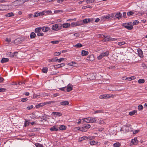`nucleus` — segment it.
Masks as SVG:
<instances>
[{
  "mask_svg": "<svg viewBox=\"0 0 147 147\" xmlns=\"http://www.w3.org/2000/svg\"><path fill=\"white\" fill-rule=\"evenodd\" d=\"M54 68L55 69H57L58 68H59L61 67V66H60V65L59 64H58V65H54Z\"/></svg>",
  "mask_w": 147,
  "mask_h": 147,
  "instance_id": "obj_51",
  "label": "nucleus"
},
{
  "mask_svg": "<svg viewBox=\"0 0 147 147\" xmlns=\"http://www.w3.org/2000/svg\"><path fill=\"white\" fill-rule=\"evenodd\" d=\"M65 60L64 58H61L59 59L57 58V61H58L59 63H60L61 62Z\"/></svg>",
  "mask_w": 147,
  "mask_h": 147,
  "instance_id": "obj_46",
  "label": "nucleus"
},
{
  "mask_svg": "<svg viewBox=\"0 0 147 147\" xmlns=\"http://www.w3.org/2000/svg\"><path fill=\"white\" fill-rule=\"evenodd\" d=\"M91 20H90V18L86 19L83 20L84 24H86L90 22V21Z\"/></svg>",
  "mask_w": 147,
  "mask_h": 147,
  "instance_id": "obj_30",
  "label": "nucleus"
},
{
  "mask_svg": "<svg viewBox=\"0 0 147 147\" xmlns=\"http://www.w3.org/2000/svg\"><path fill=\"white\" fill-rule=\"evenodd\" d=\"M126 12H123V17L124 18H125L126 17V16H127V15H126Z\"/></svg>",
  "mask_w": 147,
  "mask_h": 147,
  "instance_id": "obj_64",
  "label": "nucleus"
},
{
  "mask_svg": "<svg viewBox=\"0 0 147 147\" xmlns=\"http://www.w3.org/2000/svg\"><path fill=\"white\" fill-rule=\"evenodd\" d=\"M50 130L51 131H57L58 130V129L56 126H54L50 128Z\"/></svg>",
  "mask_w": 147,
  "mask_h": 147,
  "instance_id": "obj_21",
  "label": "nucleus"
},
{
  "mask_svg": "<svg viewBox=\"0 0 147 147\" xmlns=\"http://www.w3.org/2000/svg\"><path fill=\"white\" fill-rule=\"evenodd\" d=\"M87 59L90 61H93L94 60V58L93 55H91L87 57Z\"/></svg>",
  "mask_w": 147,
  "mask_h": 147,
  "instance_id": "obj_12",
  "label": "nucleus"
},
{
  "mask_svg": "<svg viewBox=\"0 0 147 147\" xmlns=\"http://www.w3.org/2000/svg\"><path fill=\"white\" fill-rule=\"evenodd\" d=\"M60 104L61 105L65 106L68 105L69 102L68 101L65 100L60 102Z\"/></svg>",
  "mask_w": 147,
  "mask_h": 147,
  "instance_id": "obj_14",
  "label": "nucleus"
},
{
  "mask_svg": "<svg viewBox=\"0 0 147 147\" xmlns=\"http://www.w3.org/2000/svg\"><path fill=\"white\" fill-rule=\"evenodd\" d=\"M73 86L71 84H68L67 86L66 90L67 92H69L73 89Z\"/></svg>",
  "mask_w": 147,
  "mask_h": 147,
  "instance_id": "obj_10",
  "label": "nucleus"
},
{
  "mask_svg": "<svg viewBox=\"0 0 147 147\" xmlns=\"http://www.w3.org/2000/svg\"><path fill=\"white\" fill-rule=\"evenodd\" d=\"M51 103V102H45L42 103H41L39 104L38 105V106L39 107H42L46 105H47V104H49Z\"/></svg>",
  "mask_w": 147,
  "mask_h": 147,
  "instance_id": "obj_16",
  "label": "nucleus"
},
{
  "mask_svg": "<svg viewBox=\"0 0 147 147\" xmlns=\"http://www.w3.org/2000/svg\"><path fill=\"white\" fill-rule=\"evenodd\" d=\"M115 16L116 18L119 20L121 18L122 14L120 12L117 13L115 14Z\"/></svg>",
  "mask_w": 147,
  "mask_h": 147,
  "instance_id": "obj_13",
  "label": "nucleus"
},
{
  "mask_svg": "<svg viewBox=\"0 0 147 147\" xmlns=\"http://www.w3.org/2000/svg\"><path fill=\"white\" fill-rule=\"evenodd\" d=\"M39 16V13L38 12H35L34 13V17H37Z\"/></svg>",
  "mask_w": 147,
  "mask_h": 147,
  "instance_id": "obj_55",
  "label": "nucleus"
},
{
  "mask_svg": "<svg viewBox=\"0 0 147 147\" xmlns=\"http://www.w3.org/2000/svg\"><path fill=\"white\" fill-rule=\"evenodd\" d=\"M90 140L91 139V137H87L86 136H83L80 139V141H82V140Z\"/></svg>",
  "mask_w": 147,
  "mask_h": 147,
  "instance_id": "obj_15",
  "label": "nucleus"
},
{
  "mask_svg": "<svg viewBox=\"0 0 147 147\" xmlns=\"http://www.w3.org/2000/svg\"><path fill=\"white\" fill-rule=\"evenodd\" d=\"M74 47L76 48H80L82 46V44L80 43H78L74 46Z\"/></svg>",
  "mask_w": 147,
  "mask_h": 147,
  "instance_id": "obj_34",
  "label": "nucleus"
},
{
  "mask_svg": "<svg viewBox=\"0 0 147 147\" xmlns=\"http://www.w3.org/2000/svg\"><path fill=\"white\" fill-rule=\"evenodd\" d=\"M83 123L84 122L87 123H93L96 122L97 119L96 117H88L83 119Z\"/></svg>",
  "mask_w": 147,
  "mask_h": 147,
  "instance_id": "obj_1",
  "label": "nucleus"
},
{
  "mask_svg": "<svg viewBox=\"0 0 147 147\" xmlns=\"http://www.w3.org/2000/svg\"><path fill=\"white\" fill-rule=\"evenodd\" d=\"M29 0H17L15 1L14 3L17 5L23 4L25 2L28 1Z\"/></svg>",
  "mask_w": 147,
  "mask_h": 147,
  "instance_id": "obj_4",
  "label": "nucleus"
},
{
  "mask_svg": "<svg viewBox=\"0 0 147 147\" xmlns=\"http://www.w3.org/2000/svg\"><path fill=\"white\" fill-rule=\"evenodd\" d=\"M109 52L108 51H106L104 53H101L98 57V60L101 59L103 57L107 56L109 55Z\"/></svg>",
  "mask_w": 147,
  "mask_h": 147,
  "instance_id": "obj_2",
  "label": "nucleus"
},
{
  "mask_svg": "<svg viewBox=\"0 0 147 147\" xmlns=\"http://www.w3.org/2000/svg\"><path fill=\"white\" fill-rule=\"evenodd\" d=\"M30 122L29 121V120H25L24 122V126L25 127H27L29 125V124H30Z\"/></svg>",
  "mask_w": 147,
  "mask_h": 147,
  "instance_id": "obj_24",
  "label": "nucleus"
},
{
  "mask_svg": "<svg viewBox=\"0 0 147 147\" xmlns=\"http://www.w3.org/2000/svg\"><path fill=\"white\" fill-rule=\"evenodd\" d=\"M5 90V89L4 88H0V92H4Z\"/></svg>",
  "mask_w": 147,
  "mask_h": 147,
  "instance_id": "obj_60",
  "label": "nucleus"
},
{
  "mask_svg": "<svg viewBox=\"0 0 147 147\" xmlns=\"http://www.w3.org/2000/svg\"><path fill=\"white\" fill-rule=\"evenodd\" d=\"M94 0H87L86 1V2L87 3H90L94 2Z\"/></svg>",
  "mask_w": 147,
  "mask_h": 147,
  "instance_id": "obj_50",
  "label": "nucleus"
},
{
  "mask_svg": "<svg viewBox=\"0 0 147 147\" xmlns=\"http://www.w3.org/2000/svg\"><path fill=\"white\" fill-rule=\"evenodd\" d=\"M102 112L101 110H98L94 112V113L95 114L96 113H100Z\"/></svg>",
  "mask_w": 147,
  "mask_h": 147,
  "instance_id": "obj_61",
  "label": "nucleus"
},
{
  "mask_svg": "<svg viewBox=\"0 0 147 147\" xmlns=\"http://www.w3.org/2000/svg\"><path fill=\"white\" fill-rule=\"evenodd\" d=\"M51 62H55L57 61V58L56 57L55 58H52L51 59Z\"/></svg>",
  "mask_w": 147,
  "mask_h": 147,
  "instance_id": "obj_47",
  "label": "nucleus"
},
{
  "mask_svg": "<svg viewBox=\"0 0 147 147\" xmlns=\"http://www.w3.org/2000/svg\"><path fill=\"white\" fill-rule=\"evenodd\" d=\"M48 71V68L46 67H44L42 69V72L45 73H46Z\"/></svg>",
  "mask_w": 147,
  "mask_h": 147,
  "instance_id": "obj_41",
  "label": "nucleus"
},
{
  "mask_svg": "<svg viewBox=\"0 0 147 147\" xmlns=\"http://www.w3.org/2000/svg\"><path fill=\"white\" fill-rule=\"evenodd\" d=\"M5 41L8 42H9L11 41V39L10 38H6L5 40Z\"/></svg>",
  "mask_w": 147,
  "mask_h": 147,
  "instance_id": "obj_56",
  "label": "nucleus"
},
{
  "mask_svg": "<svg viewBox=\"0 0 147 147\" xmlns=\"http://www.w3.org/2000/svg\"><path fill=\"white\" fill-rule=\"evenodd\" d=\"M70 24L68 23H64L62 25L63 27L64 28H68L70 27Z\"/></svg>",
  "mask_w": 147,
  "mask_h": 147,
  "instance_id": "obj_18",
  "label": "nucleus"
},
{
  "mask_svg": "<svg viewBox=\"0 0 147 147\" xmlns=\"http://www.w3.org/2000/svg\"><path fill=\"white\" fill-rule=\"evenodd\" d=\"M75 129H76H76H77L78 130H80V131H82L85 132L86 131V130H85V129H84V127H78L75 128Z\"/></svg>",
  "mask_w": 147,
  "mask_h": 147,
  "instance_id": "obj_17",
  "label": "nucleus"
},
{
  "mask_svg": "<svg viewBox=\"0 0 147 147\" xmlns=\"http://www.w3.org/2000/svg\"><path fill=\"white\" fill-rule=\"evenodd\" d=\"M53 114L56 116H60L62 115V114L59 112H53Z\"/></svg>",
  "mask_w": 147,
  "mask_h": 147,
  "instance_id": "obj_25",
  "label": "nucleus"
},
{
  "mask_svg": "<svg viewBox=\"0 0 147 147\" xmlns=\"http://www.w3.org/2000/svg\"><path fill=\"white\" fill-rule=\"evenodd\" d=\"M32 131L33 132H37L38 131V129L34 128L32 129Z\"/></svg>",
  "mask_w": 147,
  "mask_h": 147,
  "instance_id": "obj_62",
  "label": "nucleus"
},
{
  "mask_svg": "<svg viewBox=\"0 0 147 147\" xmlns=\"http://www.w3.org/2000/svg\"><path fill=\"white\" fill-rule=\"evenodd\" d=\"M90 124H88L83 127H84V129H85L90 128Z\"/></svg>",
  "mask_w": 147,
  "mask_h": 147,
  "instance_id": "obj_40",
  "label": "nucleus"
},
{
  "mask_svg": "<svg viewBox=\"0 0 147 147\" xmlns=\"http://www.w3.org/2000/svg\"><path fill=\"white\" fill-rule=\"evenodd\" d=\"M42 30L44 32H47L48 31L51 30L50 28L47 26H44L42 27Z\"/></svg>",
  "mask_w": 147,
  "mask_h": 147,
  "instance_id": "obj_9",
  "label": "nucleus"
},
{
  "mask_svg": "<svg viewBox=\"0 0 147 147\" xmlns=\"http://www.w3.org/2000/svg\"><path fill=\"white\" fill-rule=\"evenodd\" d=\"M42 29V28L41 27L36 28L35 29V32L37 33L40 32Z\"/></svg>",
  "mask_w": 147,
  "mask_h": 147,
  "instance_id": "obj_22",
  "label": "nucleus"
},
{
  "mask_svg": "<svg viewBox=\"0 0 147 147\" xmlns=\"http://www.w3.org/2000/svg\"><path fill=\"white\" fill-rule=\"evenodd\" d=\"M137 51L139 56L140 57H143V55L142 50L140 49H138L137 50Z\"/></svg>",
  "mask_w": 147,
  "mask_h": 147,
  "instance_id": "obj_11",
  "label": "nucleus"
},
{
  "mask_svg": "<svg viewBox=\"0 0 147 147\" xmlns=\"http://www.w3.org/2000/svg\"><path fill=\"white\" fill-rule=\"evenodd\" d=\"M14 16V14L12 12L9 13H7L5 15V16L6 17H11L12 16Z\"/></svg>",
  "mask_w": 147,
  "mask_h": 147,
  "instance_id": "obj_31",
  "label": "nucleus"
},
{
  "mask_svg": "<svg viewBox=\"0 0 147 147\" xmlns=\"http://www.w3.org/2000/svg\"><path fill=\"white\" fill-rule=\"evenodd\" d=\"M66 128V127L65 125H61L59 127V129L60 130H65Z\"/></svg>",
  "mask_w": 147,
  "mask_h": 147,
  "instance_id": "obj_32",
  "label": "nucleus"
},
{
  "mask_svg": "<svg viewBox=\"0 0 147 147\" xmlns=\"http://www.w3.org/2000/svg\"><path fill=\"white\" fill-rule=\"evenodd\" d=\"M16 53V52H14L13 53H12L11 52H9L7 53V56L10 57H14L15 54Z\"/></svg>",
  "mask_w": 147,
  "mask_h": 147,
  "instance_id": "obj_20",
  "label": "nucleus"
},
{
  "mask_svg": "<svg viewBox=\"0 0 147 147\" xmlns=\"http://www.w3.org/2000/svg\"><path fill=\"white\" fill-rule=\"evenodd\" d=\"M51 11H42L41 12L39 13V16H42L45 14V13H47L48 12H51Z\"/></svg>",
  "mask_w": 147,
  "mask_h": 147,
  "instance_id": "obj_26",
  "label": "nucleus"
},
{
  "mask_svg": "<svg viewBox=\"0 0 147 147\" xmlns=\"http://www.w3.org/2000/svg\"><path fill=\"white\" fill-rule=\"evenodd\" d=\"M33 106L32 105L28 107L27 108L28 110H30L31 109H32L33 108Z\"/></svg>",
  "mask_w": 147,
  "mask_h": 147,
  "instance_id": "obj_58",
  "label": "nucleus"
},
{
  "mask_svg": "<svg viewBox=\"0 0 147 147\" xmlns=\"http://www.w3.org/2000/svg\"><path fill=\"white\" fill-rule=\"evenodd\" d=\"M134 13V12L133 11H130L127 13V15L128 16L132 15Z\"/></svg>",
  "mask_w": 147,
  "mask_h": 147,
  "instance_id": "obj_45",
  "label": "nucleus"
},
{
  "mask_svg": "<svg viewBox=\"0 0 147 147\" xmlns=\"http://www.w3.org/2000/svg\"><path fill=\"white\" fill-rule=\"evenodd\" d=\"M105 120L101 118L99 121V123L100 124H104L105 123Z\"/></svg>",
  "mask_w": 147,
  "mask_h": 147,
  "instance_id": "obj_39",
  "label": "nucleus"
},
{
  "mask_svg": "<svg viewBox=\"0 0 147 147\" xmlns=\"http://www.w3.org/2000/svg\"><path fill=\"white\" fill-rule=\"evenodd\" d=\"M77 22H73L71 23L70 24V25L72 27H75L76 26H78V25Z\"/></svg>",
  "mask_w": 147,
  "mask_h": 147,
  "instance_id": "obj_35",
  "label": "nucleus"
},
{
  "mask_svg": "<svg viewBox=\"0 0 147 147\" xmlns=\"http://www.w3.org/2000/svg\"><path fill=\"white\" fill-rule=\"evenodd\" d=\"M137 111L136 110H134L133 111H132L130 112L129 113V115L130 116H132L133 115H134L136 113H137Z\"/></svg>",
  "mask_w": 147,
  "mask_h": 147,
  "instance_id": "obj_23",
  "label": "nucleus"
},
{
  "mask_svg": "<svg viewBox=\"0 0 147 147\" xmlns=\"http://www.w3.org/2000/svg\"><path fill=\"white\" fill-rule=\"evenodd\" d=\"M98 142H95L94 140L91 141L90 142V144L91 145H93L96 144Z\"/></svg>",
  "mask_w": 147,
  "mask_h": 147,
  "instance_id": "obj_38",
  "label": "nucleus"
},
{
  "mask_svg": "<svg viewBox=\"0 0 147 147\" xmlns=\"http://www.w3.org/2000/svg\"><path fill=\"white\" fill-rule=\"evenodd\" d=\"M76 63L75 62H72L68 63V65L70 66H72L75 67L76 66Z\"/></svg>",
  "mask_w": 147,
  "mask_h": 147,
  "instance_id": "obj_37",
  "label": "nucleus"
},
{
  "mask_svg": "<svg viewBox=\"0 0 147 147\" xmlns=\"http://www.w3.org/2000/svg\"><path fill=\"white\" fill-rule=\"evenodd\" d=\"M59 41L58 40H55L51 41V43L53 44H58L59 43Z\"/></svg>",
  "mask_w": 147,
  "mask_h": 147,
  "instance_id": "obj_48",
  "label": "nucleus"
},
{
  "mask_svg": "<svg viewBox=\"0 0 147 147\" xmlns=\"http://www.w3.org/2000/svg\"><path fill=\"white\" fill-rule=\"evenodd\" d=\"M129 24L128 23H123L122 24V26L124 27L128 30H131L133 28V27L132 26H129Z\"/></svg>",
  "mask_w": 147,
  "mask_h": 147,
  "instance_id": "obj_3",
  "label": "nucleus"
},
{
  "mask_svg": "<svg viewBox=\"0 0 147 147\" xmlns=\"http://www.w3.org/2000/svg\"><path fill=\"white\" fill-rule=\"evenodd\" d=\"M121 146L119 142H116L113 144V146L114 147H119Z\"/></svg>",
  "mask_w": 147,
  "mask_h": 147,
  "instance_id": "obj_33",
  "label": "nucleus"
},
{
  "mask_svg": "<svg viewBox=\"0 0 147 147\" xmlns=\"http://www.w3.org/2000/svg\"><path fill=\"white\" fill-rule=\"evenodd\" d=\"M105 146L107 147L109 146L110 143L108 142H105Z\"/></svg>",
  "mask_w": 147,
  "mask_h": 147,
  "instance_id": "obj_57",
  "label": "nucleus"
},
{
  "mask_svg": "<svg viewBox=\"0 0 147 147\" xmlns=\"http://www.w3.org/2000/svg\"><path fill=\"white\" fill-rule=\"evenodd\" d=\"M138 142L137 138H135L131 140V142L130 143V145L132 146L134 145H136L138 143Z\"/></svg>",
  "mask_w": 147,
  "mask_h": 147,
  "instance_id": "obj_5",
  "label": "nucleus"
},
{
  "mask_svg": "<svg viewBox=\"0 0 147 147\" xmlns=\"http://www.w3.org/2000/svg\"><path fill=\"white\" fill-rule=\"evenodd\" d=\"M59 25L58 24H56L52 25V29L53 30L57 31L58 29Z\"/></svg>",
  "mask_w": 147,
  "mask_h": 147,
  "instance_id": "obj_7",
  "label": "nucleus"
},
{
  "mask_svg": "<svg viewBox=\"0 0 147 147\" xmlns=\"http://www.w3.org/2000/svg\"><path fill=\"white\" fill-rule=\"evenodd\" d=\"M125 43V42L124 41H122L121 42H118V45L119 46H121L122 45H124Z\"/></svg>",
  "mask_w": 147,
  "mask_h": 147,
  "instance_id": "obj_49",
  "label": "nucleus"
},
{
  "mask_svg": "<svg viewBox=\"0 0 147 147\" xmlns=\"http://www.w3.org/2000/svg\"><path fill=\"white\" fill-rule=\"evenodd\" d=\"M9 9V7L8 5H0V10L4 11L7 10Z\"/></svg>",
  "mask_w": 147,
  "mask_h": 147,
  "instance_id": "obj_6",
  "label": "nucleus"
},
{
  "mask_svg": "<svg viewBox=\"0 0 147 147\" xmlns=\"http://www.w3.org/2000/svg\"><path fill=\"white\" fill-rule=\"evenodd\" d=\"M9 61V59L7 58H3L1 60V63H5Z\"/></svg>",
  "mask_w": 147,
  "mask_h": 147,
  "instance_id": "obj_27",
  "label": "nucleus"
},
{
  "mask_svg": "<svg viewBox=\"0 0 147 147\" xmlns=\"http://www.w3.org/2000/svg\"><path fill=\"white\" fill-rule=\"evenodd\" d=\"M139 23V21L138 20H136L133 22L132 23L133 25H137Z\"/></svg>",
  "mask_w": 147,
  "mask_h": 147,
  "instance_id": "obj_52",
  "label": "nucleus"
},
{
  "mask_svg": "<svg viewBox=\"0 0 147 147\" xmlns=\"http://www.w3.org/2000/svg\"><path fill=\"white\" fill-rule=\"evenodd\" d=\"M88 54V51H86L84 50H83L81 52V55L82 56H86Z\"/></svg>",
  "mask_w": 147,
  "mask_h": 147,
  "instance_id": "obj_19",
  "label": "nucleus"
},
{
  "mask_svg": "<svg viewBox=\"0 0 147 147\" xmlns=\"http://www.w3.org/2000/svg\"><path fill=\"white\" fill-rule=\"evenodd\" d=\"M37 35L38 36H43L44 35V34L43 33L41 32H40L37 33Z\"/></svg>",
  "mask_w": 147,
  "mask_h": 147,
  "instance_id": "obj_44",
  "label": "nucleus"
},
{
  "mask_svg": "<svg viewBox=\"0 0 147 147\" xmlns=\"http://www.w3.org/2000/svg\"><path fill=\"white\" fill-rule=\"evenodd\" d=\"M35 146L36 147H43V146L42 144L39 143L36 144Z\"/></svg>",
  "mask_w": 147,
  "mask_h": 147,
  "instance_id": "obj_54",
  "label": "nucleus"
},
{
  "mask_svg": "<svg viewBox=\"0 0 147 147\" xmlns=\"http://www.w3.org/2000/svg\"><path fill=\"white\" fill-rule=\"evenodd\" d=\"M77 24H78V26L84 24L83 20L77 21Z\"/></svg>",
  "mask_w": 147,
  "mask_h": 147,
  "instance_id": "obj_28",
  "label": "nucleus"
},
{
  "mask_svg": "<svg viewBox=\"0 0 147 147\" xmlns=\"http://www.w3.org/2000/svg\"><path fill=\"white\" fill-rule=\"evenodd\" d=\"M30 36L31 38H34L36 37V34L34 32H32L30 34Z\"/></svg>",
  "mask_w": 147,
  "mask_h": 147,
  "instance_id": "obj_29",
  "label": "nucleus"
},
{
  "mask_svg": "<svg viewBox=\"0 0 147 147\" xmlns=\"http://www.w3.org/2000/svg\"><path fill=\"white\" fill-rule=\"evenodd\" d=\"M28 100L27 98H22L21 99V101L22 102H25Z\"/></svg>",
  "mask_w": 147,
  "mask_h": 147,
  "instance_id": "obj_59",
  "label": "nucleus"
},
{
  "mask_svg": "<svg viewBox=\"0 0 147 147\" xmlns=\"http://www.w3.org/2000/svg\"><path fill=\"white\" fill-rule=\"evenodd\" d=\"M34 97L35 98H38L39 97V96L37 94H34Z\"/></svg>",
  "mask_w": 147,
  "mask_h": 147,
  "instance_id": "obj_63",
  "label": "nucleus"
},
{
  "mask_svg": "<svg viewBox=\"0 0 147 147\" xmlns=\"http://www.w3.org/2000/svg\"><path fill=\"white\" fill-rule=\"evenodd\" d=\"M143 109V106L141 105H140L138 106V109L139 111H141Z\"/></svg>",
  "mask_w": 147,
  "mask_h": 147,
  "instance_id": "obj_43",
  "label": "nucleus"
},
{
  "mask_svg": "<svg viewBox=\"0 0 147 147\" xmlns=\"http://www.w3.org/2000/svg\"><path fill=\"white\" fill-rule=\"evenodd\" d=\"M61 53V52H56L54 53V55L55 56H57L60 55Z\"/></svg>",
  "mask_w": 147,
  "mask_h": 147,
  "instance_id": "obj_53",
  "label": "nucleus"
},
{
  "mask_svg": "<svg viewBox=\"0 0 147 147\" xmlns=\"http://www.w3.org/2000/svg\"><path fill=\"white\" fill-rule=\"evenodd\" d=\"M110 97V96L109 94H105L101 95L100 96L99 98L100 99H105L108 98Z\"/></svg>",
  "mask_w": 147,
  "mask_h": 147,
  "instance_id": "obj_8",
  "label": "nucleus"
},
{
  "mask_svg": "<svg viewBox=\"0 0 147 147\" xmlns=\"http://www.w3.org/2000/svg\"><path fill=\"white\" fill-rule=\"evenodd\" d=\"M145 80L143 79H140L138 80V82L139 84H142L144 82Z\"/></svg>",
  "mask_w": 147,
  "mask_h": 147,
  "instance_id": "obj_42",
  "label": "nucleus"
},
{
  "mask_svg": "<svg viewBox=\"0 0 147 147\" xmlns=\"http://www.w3.org/2000/svg\"><path fill=\"white\" fill-rule=\"evenodd\" d=\"M109 17L108 16L106 15L102 16L101 18V19L102 20H106V19H109Z\"/></svg>",
  "mask_w": 147,
  "mask_h": 147,
  "instance_id": "obj_36",
  "label": "nucleus"
}]
</instances>
